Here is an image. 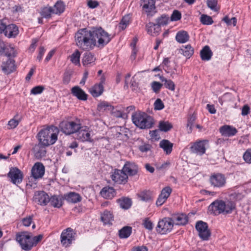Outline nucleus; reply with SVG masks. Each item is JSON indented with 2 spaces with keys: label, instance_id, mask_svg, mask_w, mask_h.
<instances>
[{
  "label": "nucleus",
  "instance_id": "f257e3e1",
  "mask_svg": "<svg viewBox=\"0 0 251 251\" xmlns=\"http://www.w3.org/2000/svg\"><path fill=\"white\" fill-rule=\"evenodd\" d=\"M110 35L101 27H92L79 29L75 35L76 46L84 50H89L95 46L103 48L111 41Z\"/></svg>",
  "mask_w": 251,
  "mask_h": 251
},
{
  "label": "nucleus",
  "instance_id": "f03ea898",
  "mask_svg": "<svg viewBox=\"0 0 251 251\" xmlns=\"http://www.w3.org/2000/svg\"><path fill=\"white\" fill-rule=\"evenodd\" d=\"M236 209V204L231 201L216 200L208 206V212L214 215L230 214Z\"/></svg>",
  "mask_w": 251,
  "mask_h": 251
},
{
  "label": "nucleus",
  "instance_id": "7ed1b4c3",
  "mask_svg": "<svg viewBox=\"0 0 251 251\" xmlns=\"http://www.w3.org/2000/svg\"><path fill=\"white\" fill-rule=\"evenodd\" d=\"M58 128L50 126L41 129L37 134V138L40 143L45 146L54 144L57 140Z\"/></svg>",
  "mask_w": 251,
  "mask_h": 251
},
{
  "label": "nucleus",
  "instance_id": "20e7f679",
  "mask_svg": "<svg viewBox=\"0 0 251 251\" xmlns=\"http://www.w3.org/2000/svg\"><path fill=\"white\" fill-rule=\"evenodd\" d=\"M133 123L141 129H149L154 125V120L152 117L145 112H137L132 114Z\"/></svg>",
  "mask_w": 251,
  "mask_h": 251
},
{
  "label": "nucleus",
  "instance_id": "39448f33",
  "mask_svg": "<svg viewBox=\"0 0 251 251\" xmlns=\"http://www.w3.org/2000/svg\"><path fill=\"white\" fill-rule=\"evenodd\" d=\"M31 237V233L27 231L21 232L17 234L16 240L20 244L23 250L29 251L33 246Z\"/></svg>",
  "mask_w": 251,
  "mask_h": 251
},
{
  "label": "nucleus",
  "instance_id": "423d86ee",
  "mask_svg": "<svg viewBox=\"0 0 251 251\" xmlns=\"http://www.w3.org/2000/svg\"><path fill=\"white\" fill-rule=\"evenodd\" d=\"M61 130L67 135L75 133L80 128V124L74 121H62L59 125Z\"/></svg>",
  "mask_w": 251,
  "mask_h": 251
},
{
  "label": "nucleus",
  "instance_id": "0eeeda50",
  "mask_svg": "<svg viewBox=\"0 0 251 251\" xmlns=\"http://www.w3.org/2000/svg\"><path fill=\"white\" fill-rule=\"evenodd\" d=\"M174 226L172 218H164L158 222L156 227V231L161 234H167L170 232Z\"/></svg>",
  "mask_w": 251,
  "mask_h": 251
},
{
  "label": "nucleus",
  "instance_id": "6e6552de",
  "mask_svg": "<svg viewBox=\"0 0 251 251\" xmlns=\"http://www.w3.org/2000/svg\"><path fill=\"white\" fill-rule=\"evenodd\" d=\"M75 233L71 227L63 230L61 235V243L65 247L70 246L75 239Z\"/></svg>",
  "mask_w": 251,
  "mask_h": 251
},
{
  "label": "nucleus",
  "instance_id": "1a4fd4ad",
  "mask_svg": "<svg viewBox=\"0 0 251 251\" xmlns=\"http://www.w3.org/2000/svg\"><path fill=\"white\" fill-rule=\"evenodd\" d=\"M195 227L198 232L199 236L202 240H208L211 235V232L208 229V225L206 223L199 221L196 223Z\"/></svg>",
  "mask_w": 251,
  "mask_h": 251
},
{
  "label": "nucleus",
  "instance_id": "9d476101",
  "mask_svg": "<svg viewBox=\"0 0 251 251\" xmlns=\"http://www.w3.org/2000/svg\"><path fill=\"white\" fill-rule=\"evenodd\" d=\"M10 181L14 184H18L22 182L24 177L23 172L17 167H11L7 174Z\"/></svg>",
  "mask_w": 251,
  "mask_h": 251
},
{
  "label": "nucleus",
  "instance_id": "9b49d317",
  "mask_svg": "<svg viewBox=\"0 0 251 251\" xmlns=\"http://www.w3.org/2000/svg\"><path fill=\"white\" fill-rule=\"evenodd\" d=\"M112 180L117 184H125L128 180V176L123 170L115 169L110 176Z\"/></svg>",
  "mask_w": 251,
  "mask_h": 251
},
{
  "label": "nucleus",
  "instance_id": "f8f14e48",
  "mask_svg": "<svg viewBox=\"0 0 251 251\" xmlns=\"http://www.w3.org/2000/svg\"><path fill=\"white\" fill-rule=\"evenodd\" d=\"M210 182L213 187L220 188L225 185L226 178L222 174L214 173L210 177Z\"/></svg>",
  "mask_w": 251,
  "mask_h": 251
},
{
  "label": "nucleus",
  "instance_id": "ddd939ff",
  "mask_svg": "<svg viewBox=\"0 0 251 251\" xmlns=\"http://www.w3.org/2000/svg\"><path fill=\"white\" fill-rule=\"evenodd\" d=\"M31 176L34 179L41 178L45 174V167L41 162L35 163L31 171Z\"/></svg>",
  "mask_w": 251,
  "mask_h": 251
},
{
  "label": "nucleus",
  "instance_id": "4468645a",
  "mask_svg": "<svg viewBox=\"0 0 251 251\" xmlns=\"http://www.w3.org/2000/svg\"><path fill=\"white\" fill-rule=\"evenodd\" d=\"M76 138L82 142L90 141V133L86 126H81L76 131Z\"/></svg>",
  "mask_w": 251,
  "mask_h": 251
},
{
  "label": "nucleus",
  "instance_id": "2eb2a0df",
  "mask_svg": "<svg viewBox=\"0 0 251 251\" xmlns=\"http://www.w3.org/2000/svg\"><path fill=\"white\" fill-rule=\"evenodd\" d=\"M206 141H200L195 143L190 148L192 153L201 155L205 152V142Z\"/></svg>",
  "mask_w": 251,
  "mask_h": 251
},
{
  "label": "nucleus",
  "instance_id": "dca6fc26",
  "mask_svg": "<svg viewBox=\"0 0 251 251\" xmlns=\"http://www.w3.org/2000/svg\"><path fill=\"white\" fill-rule=\"evenodd\" d=\"M122 170L124 173L127 174V176H133L137 173L138 167L133 162H126Z\"/></svg>",
  "mask_w": 251,
  "mask_h": 251
},
{
  "label": "nucleus",
  "instance_id": "f3484780",
  "mask_svg": "<svg viewBox=\"0 0 251 251\" xmlns=\"http://www.w3.org/2000/svg\"><path fill=\"white\" fill-rule=\"evenodd\" d=\"M18 27L14 24H10L6 25L4 34L9 38H15L19 34Z\"/></svg>",
  "mask_w": 251,
  "mask_h": 251
},
{
  "label": "nucleus",
  "instance_id": "a211bd4d",
  "mask_svg": "<svg viewBox=\"0 0 251 251\" xmlns=\"http://www.w3.org/2000/svg\"><path fill=\"white\" fill-rule=\"evenodd\" d=\"M144 3L143 9L148 15H152L155 12V0H142Z\"/></svg>",
  "mask_w": 251,
  "mask_h": 251
},
{
  "label": "nucleus",
  "instance_id": "6ab92c4d",
  "mask_svg": "<svg viewBox=\"0 0 251 251\" xmlns=\"http://www.w3.org/2000/svg\"><path fill=\"white\" fill-rule=\"evenodd\" d=\"M47 147V146L42 145V144L40 142L38 144L34 146L33 150L34 155L37 159H39L46 156L47 153L46 148Z\"/></svg>",
  "mask_w": 251,
  "mask_h": 251
},
{
  "label": "nucleus",
  "instance_id": "aec40b11",
  "mask_svg": "<svg viewBox=\"0 0 251 251\" xmlns=\"http://www.w3.org/2000/svg\"><path fill=\"white\" fill-rule=\"evenodd\" d=\"M219 130L222 135L227 137L234 136L237 132L236 128L229 125H225L221 126Z\"/></svg>",
  "mask_w": 251,
  "mask_h": 251
},
{
  "label": "nucleus",
  "instance_id": "412c9836",
  "mask_svg": "<svg viewBox=\"0 0 251 251\" xmlns=\"http://www.w3.org/2000/svg\"><path fill=\"white\" fill-rule=\"evenodd\" d=\"M71 93L79 100H87L88 95L78 86H74L71 89Z\"/></svg>",
  "mask_w": 251,
  "mask_h": 251
},
{
  "label": "nucleus",
  "instance_id": "4be33fe9",
  "mask_svg": "<svg viewBox=\"0 0 251 251\" xmlns=\"http://www.w3.org/2000/svg\"><path fill=\"white\" fill-rule=\"evenodd\" d=\"M115 189L110 186L103 187L100 192V195L106 199H112L116 195Z\"/></svg>",
  "mask_w": 251,
  "mask_h": 251
},
{
  "label": "nucleus",
  "instance_id": "5701e85b",
  "mask_svg": "<svg viewBox=\"0 0 251 251\" xmlns=\"http://www.w3.org/2000/svg\"><path fill=\"white\" fill-rule=\"evenodd\" d=\"M35 199L38 202V204L41 205H46L50 202L49 195L44 191L38 192L35 195Z\"/></svg>",
  "mask_w": 251,
  "mask_h": 251
},
{
  "label": "nucleus",
  "instance_id": "b1692460",
  "mask_svg": "<svg viewBox=\"0 0 251 251\" xmlns=\"http://www.w3.org/2000/svg\"><path fill=\"white\" fill-rule=\"evenodd\" d=\"M146 28L148 34L153 36L158 35L161 31V27L157 23H149L146 25Z\"/></svg>",
  "mask_w": 251,
  "mask_h": 251
},
{
  "label": "nucleus",
  "instance_id": "393cba45",
  "mask_svg": "<svg viewBox=\"0 0 251 251\" xmlns=\"http://www.w3.org/2000/svg\"><path fill=\"white\" fill-rule=\"evenodd\" d=\"M1 68L2 71L8 74L12 73L16 69L15 61L10 58L8 59L6 62L2 63Z\"/></svg>",
  "mask_w": 251,
  "mask_h": 251
},
{
  "label": "nucleus",
  "instance_id": "a878e982",
  "mask_svg": "<svg viewBox=\"0 0 251 251\" xmlns=\"http://www.w3.org/2000/svg\"><path fill=\"white\" fill-rule=\"evenodd\" d=\"M172 219L173 224L175 223L177 225H185L188 222V217L184 214H177Z\"/></svg>",
  "mask_w": 251,
  "mask_h": 251
},
{
  "label": "nucleus",
  "instance_id": "bb28decb",
  "mask_svg": "<svg viewBox=\"0 0 251 251\" xmlns=\"http://www.w3.org/2000/svg\"><path fill=\"white\" fill-rule=\"evenodd\" d=\"M64 199L68 202L73 203H77L81 200L80 196L75 192H70L67 194L64 195Z\"/></svg>",
  "mask_w": 251,
  "mask_h": 251
},
{
  "label": "nucleus",
  "instance_id": "cd10ccee",
  "mask_svg": "<svg viewBox=\"0 0 251 251\" xmlns=\"http://www.w3.org/2000/svg\"><path fill=\"white\" fill-rule=\"evenodd\" d=\"M213 55V52L208 46H204L200 51V55L202 60H209Z\"/></svg>",
  "mask_w": 251,
  "mask_h": 251
},
{
  "label": "nucleus",
  "instance_id": "c85d7f7f",
  "mask_svg": "<svg viewBox=\"0 0 251 251\" xmlns=\"http://www.w3.org/2000/svg\"><path fill=\"white\" fill-rule=\"evenodd\" d=\"M159 146L163 149L167 154H170L172 151L173 144L168 140H162L160 141Z\"/></svg>",
  "mask_w": 251,
  "mask_h": 251
},
{
  "label": "nucleus",
  "instance_id": "c756f323",
  "mask_svg": "<svg viewBox=\"0 0 251 251\" xmlns=\"http://www.w3.org/2000/svg\"><path fill=\"white\" fill-rule=\"evenodd\" d=\"M189 39V36L188 33L184 30L178 31L176 36V40L179 43L187 42Z\"/></svg>",
  "mask_w": 251,
  "mask_h": 251
},
{
  "label": "nucleus",
  "instance_id": "7c9ffc66",
  "mask_svg": "<svg viewBox=\"0 0 251 251\" xmlns=\"http://www.w3.org/2000/svg\"><path fill=\"white\" fill-rule=\"evenodd\" d=\"M96 60L94 55L90 52H86L84 54L82 62L84 66H87L91 64Z\"/></svg>",
  "mask_w": 251,
  "mask_h": 251
},
{
  "label": "nucleus",
  "instance_id": "2f4dec72",
  "mask_svg": "<svg viewBox=\"0 0 251 251\" xmlns=\"http://www.w3.org/2000/svg\"><path fill=\"white\" fill-rule=\"evenodd\" d=\"M63 199L64 197L62 198L58 196H53L50 198V202L52 206L59 208L62 205Z\"/></svg>",
  "mask_w": 251,
  "mask_h": 251
},
{
  "label": "nucleus",
  "instance_id": "473e14b6",
  "mask_svg": "<svg viewBox=\"0 0 251 251\" xmlns=\"http://www.w3.org/2000/svg\"><path fill=\"white\" fill-rule=\"evenodd\" d=\"M132 227L129 226H124L119 230V236L120 238H127L131 234Z\"/></svg>",
  "mask_w": 251,
  "mask_h": 251
},
{
  "label": "nucleus",
  "instance_id": "72a5a7b5",
  "mask_svg": "<svg viewBox=\"0 0 251 251\" xmlns=\"http://www.w3.org/2000/svg\"><path fill=\"white\" fill-rule=\"evenodd\" d=\"M103 90V86L96 84L90 89V92L94 97H98L102 94Z\"/></svg>",
  "mask_w": 251,
  "mask_h": 251
},
{
  "label": "nucleus",
  "instance_id": "f704fd0d",
  "mask_svg": "<svg viewBox=\"0 0 251 251\" xmlns=\"http://www.w3.org/2000/svg\"><path fill=\"white\" fill-rule=\"evenodd\" d=\"M180 50L181 53L188 58H189L194 53V49L190 45L182 46Z\"/></svg>",
  "mask_w": 251,
  "mask_h": 251
},
{
  "label": "nucleus",
  "instance_id": "c9c22d12",
  "mask_svg": "<svg viewBox=\"0 0 251 251\" xmlns=\"http://www.w3.org/2000/svg\"><path fill=\"white\" fill-rule=\"evenodd\" d=\"M117 202L120 205V207L125 209L129 208L131 205V201L129 198H123L119 199L117 200Z\"/></svg>",
  "mask_w": 251,
  "mask_h": 251
},
{
  "label": "nucleus",
  "instance_id": "e433bc0d",
  "mask_svg": "<svg viewBox=\"0 0 251 251\" xmlns=\"http://www.w3.org/2000/svg\"><path fill=\"white\" fill-rule=\"evenodd\" d=\"M101 220L104 224H110L111 222L113 220V216L109 211L105 210L101 216Z\"/></svg>",
  "mask_w": 251,
  "mask_h": 251
},
{
  "label": "nucleus",
  "instance_id": "4c0bfd02",
  "mask_svg": "<svg viewBox=\"0 0 251 251\" xmlns=\"http://www.w3.org/2000/svg\"><path fill=\"white\" fill-rule=\"evenodd\" d=\"M158 127L160 131L166 132L173 128V125L168 121H161L159 123Z\"/></svg>",
  "mask_w": 251,
  "mask_h": 251
},
{
  "label": "nucleus",
  "instance_id": "58836bf2",
  "mask_svg": "<svg viewBox=\"0 0 251 251\" xmlns=\"http://www.w3.org/2000/svg\"><path fill=\"white\" fill-rule=\"evenodd\" d=\"M80 52L78 50H76L69 57L72 63L75 65H78L79 66H80Z\"/></svg>",
  "mask_w": 251,
  "mask_h": 251
},
{
  "label": "nucleus",
  "instance_id": "ea45409f",
  "mask_svg": "<svg viewBox=\"0 0 251 251\" xmlns=\"http://www.w3.org/2000/svg\"><path fill=\"white\" fill-rule=\"evenodd\" d=\"M53 14H60L63 13L65 10V5L61 0H58L54 5Z\"/></svg>",
  "mask_w": 251,
  "mask_h": 251
},
{
  "label": "nucleus",
  "instance_id": "a19ab883",
  "mask_svg": "<svg viewBox=\"0 0 251 251\" xmlns=\"http://www.w3.org/2000/svg\"><path fill=\"white\" fill-rule=\"evenodd\" d=\"M140 200L144 201H148L151 200V194L149 191H143L137 194Z\"/></svg>",
  "mask_w": 251,
  "mask_h": 251
},
{
  "label": "nucleus",
  "instance_id": "79ce46f5",
  "mask_svg": "<svg viewBox=\"0 0 251 251\" xmlns=\"http://www.w3.org/2000/svg\"><path fill=\"white\" fill-rule=\"evenodd\" d=\"M52 13L53 14V8L52 7H44L41 12V15L47 19L50 18Z\"/></svg>",
  "mask_w": 251,
  "mask_h": 251
},
{
  "label": "nucleus",
  "instance_id": "37998d69",
  "mask_svg": "<svg viewBox=\"0 0 251 251\" xmlns=\"http://www.w3.org/2000/svg\"><path fill=\"white\" fill-rule=\"evenodd\" d=\"M200 22L204 25H211L213 23V20L211 17L205 14H202L201 16Z\"/></svg>",
  "mask_w": 251,
  "mask_h": 251
},
{
  "label": "nucleus",
  "instance_id": "c03bdc74",
  "mask_svg": "<svg viewBox=\"0 0 251 251\" xmlns=\"http://www.w3.org/2000/svg\"><path fill=\"white\" fill-rule=\"evenodd\" d=\"M97 108L99 111H103L105 110H112L113 109V107L108 102L103 101L98 105Z\"/></svg>",
  "mask_w": 251,
  "mask_h": 251
},
{
  "label": "nucleus",
  "instance_id": "a18cd8bd",
  "mask_svg": "<svg viewBox=\"0 0 251 251\" xmlns=\"http://www.w3.org/2000/svg\"><path fill=\"white\" fill-rule=\"evenodd\" d=\"M169 16L167 15H162L160 17H158L156 21V23L160 26L161 25H164L168 24L169 21Z\"/></svg>",
  "mask_w": 251,
  "mask_h": 251
},
{
  "label": "nucleus",
  "instance_id": "49530a36",
  "mask_svg": "<svg viewBox=\"0 0 251 251\" xmlns=\"http://www.w3.org/2000/svg\"><path fill=\"white\" fill-rule=\"evenodd\" d=\"M196 120L195 117L194 116H191L188 120L187 127V132L188 133H191L192 131V127L193 126V124Z\"/></svg>",
  "mask_w": 251,
  "mask_h": 251
},
{
  "label": "nucleus",
  "instance_id": "de8ad7c7",
  "mask_svg": "<svg viewBox=\"0 0 251 251\" xmlns=\"http://www.w3.org/2000/svg\"><path fill=\"white\" fill-rule=\"evenodd\" d=\"M172 191V189L169 186L164 187L161 191L160 195L163 196V197L166 199H168L171 194Z\"/></svg>",
  "mask_w": 251,
  "mask_h": 251
},
{
  "label": "nucleus",
  "instance_id": "09e8293b",
  "mask_svg": "<svg viewBox=\"0 0 251 251\" xmlns=\"http://www.w3.org/2000/svg\"><path fill=\"white\" fill-rule=\"evenodd\" d=\"M151 148L152 146L150 144L144 143L138 147V149L142 152H147L151 150Z\"/></svg>",
  "mask_w": 251,
  "mask_h": 251
},
{
  "label": "nucleus",
  "instance_id": "8fccbe9b",
  "mask_svg": "<svg viewBox=\"0 0 251 251\" xmlns=\"http://www.w3.org/2000/svg\"><path fill=\"white\" fill-rule=\"evenodd\" d=\"M33 215H30L23 218L22 220L23 226H29L33 223Z\"/></svg>",
  "mask_w": 251,
  "mask_h": 251
},
{
  "label": "nucleus",
  "instance_id": "3c124183",
  "mask_svg": "<svg viewBox=\"0 0 251 251\" xmlns=\"http://www.w3.org/2000/svg\"><path fill=\"white\" fill-rule=\"evenodd\" d=\"M164 86L171 90V91H175V84L174 82L171 79H167L164 83Z\"/></svg>",
  "mask_w": 251,
  "mask_h": 251
},
{
  "label": "nucleus",
  "instance_id": "603ef678",
  "mask_svg": "<svg viewBox=\"0 0 251 251\" xmlns=\"http://www.w3.org/2000/svg\"><path fill=\"white\" fill-rule=\"evenodd\" d=\"M181 18V14L178 10H175L173 11L171 16V20L172 21H177L179 20Z\"/></svg>",
  "mask_w": 251,
  "mask_h": 251
},
{
  "label": "nucleus",
  "instance_id": "864d4df0",
  "mask_svg": "<svg viewBox=\"0 0 251 251\" xmlns=\"http://www.w3.org/2000/svg\"><path fill=\"white\" fill-rule=\"evenodd\" d=\"M45 88L44 86L39 85L33 87L30 91L31 94L33 95H37L42 93Z\"/></svg>",
  "mask_w": 251,
  "mask_h": 251
},
{
  "label": "nucleus",
  "instance_id": "5fc2aeb1",
  "mask_svg": "<svg viewBox=\"0 0 251 251\" xmlns=\"http://www.w3.org/2000/svg\"><path fill=\"white\" fill-rule=\"evenodd\" d=\"M154 109L160 110L164 108V105L163 102L160 99H157L154 102Z\"/></svg>",
  "mask_w": 251,
  "mask_h": 251
},
{
  "label": "nucleus",
  "instance_id": "6e6d98bb",
  "mask_svg": "<svg viewBox=\"0 0 251 251\" xmlns=\"http://www.w3.org/2000/svg\"><path fill=\"white\" fill-rule=\"evenodd\" d=\"M223 20L227 25H231L232 24L234 26L236 25L237 22V20L235 17H232L230 19L227 16H226L223 18Z\"/></svg>",
  "mask_w": 251,
  "mask_h": 251
},
{
  "label": "nucleus",
  "instance_id": "4d7b16f0",
  "mask_svg": "<svg viewBox=\"0 0 251 251\" xmlns=\"http://www.w3.org/2000/svg\"><path fill=\"white\" fill-rule=\"evenodd\" d=\"M217 5V0H207V6L211 10L217 11V9L216 8Z\"/></svg>",
  "mask_w": 251,
  "mask_h": 251
},
{
  "label": "nucleus",
  "instance_id": "13d9d810",
  "mask_svg": "<svg viewBox=\"0 0 251 251\" xmlns=\"http://www.w3.org/2000/svg\"><path fill=\"white\" fill-rule=\"evenodd\" d=\"M129 24V20L128 17H124L122 19L120 23V27L122 29H125Z\"/></svg>",
  "mask_w": 251,
  "mask_h": 251
},
{
  "label": "nucleus",
  "instance_id": "bf43d9fd",
  "mask_svg": "<svg viewBox=\"0 0 251 251\" xmlns=\"http://www.w3.org/2000/svg\"><path fill=\"white\" fill-rule=\"evenodd\" d=\"M244 160L249 163H251V149L247 150L243 155Z\"/></svg>",
  "mask_w": 251,
  "mask_h": 251
},
{
  "label": "nucleus",
  "instance_id": "052dcab7",
  "mask_svg": "<svg viewBox=\"0 0 251 251\" xmlns=\"http://www.w3.org/2000/svg\"><path fill=\"white\" fill-rule=\"evenodd\" d=\"M143 225L145 228L149 230H151L153 228V224L148 218H146L144 220Z\"/></svg>",
  "mask_w": 251,
  "mask_h": 251
},
{
  "label": "nucleus",
  "instance_id": "680f3d73",
  "mask_svg": "<svg viewBox=\"0 0 251 251\" xmlns=\"http://www.w3.org/2000/svg\"><path fill=\"white\" fill-rule=\"evenodd\" d=\"M162 85H163L162 84H161L158 82L153 81L152 83L151 87H152V89L153 91L154 92L157 93L160 90Z\"/></svg>",
  "mask_w": 251,
  "mask_h": 251
},
{
  "label": "nucleus",
  "instance_id": "e2e57ef3",
  "mask_svg": "<svg viewBox=\"0 0 251 251\" xmlns=\"http://www.w3.org/2000/svg\"><path fill=\"white\" fill-rule=\"evenodd\" d=\"M19 121L14 118L11 119L8 123V126H9V128H14L19 124Z\"/></svg>",
  "mask_w": 251,
  "mask_h": 251
},
{
  "label": "nucleus",
  "instance_id": "0e129e2a",
  "mask_svg": "<svg viewBox=\"0 0 251 251\" xmlns=\"http://www.w3.org/2000/svg\"><path fill=\"white\" fill-rule=\"evenodd\" d=\"M167 200V199L164 198L163 196L159 195L156 202V205L158 206L162 205Z\"/></svg>",
  "mask_w": 251,
  "mask_h": 251
},
{
  "label": "nucleus",
  "instance_id": "69168bd1",
  "mask_svg": "<svg viewBox=\"0 0 251 251\" xmlns=\"http://www.w3.org/2000/svg\"><path fill=\"white\" fill-rule=\"evenodd\" d=\"M231 196L233 197V199H235L237 201L241 200L243 197L244 195L240 193L239 192H234L231 194Z\"/></svg>",
  "mask_w": 251,
  "mask_h": 251
},
{
  "label": "nucleus",
  "instance_id": "338daca9",
  "mask_svg": "<svg viewBox=\"0 0 251 251\" xmlns=\"http://www.w3.org/2000/svg\"><path fill=\"white\" fill-rule=\"evenodd\" d=\"M250 111V107L248 106V105L246 104L244 105L242 108V113L241 114L242 116H246L248 114H249Z\"/></svg>",
  "mask_w": 251,
  "mask_h": 251
},
{
  "label": "nucleus",
  "instance_id": "774afa93",
  "mask_svg": "<svg viewBox=\"0 0 251 251\" xmlns=\"http://www.w3.org/2000/svg\"><path fill=\"white\" fill-rule=\"evenodd\" d=\"M4 21L3 19L0 20V34L4 33L7 25Z\"/></svg>",
  "mask_w": 251,
  "mask_h": 251
}]
</instances>
